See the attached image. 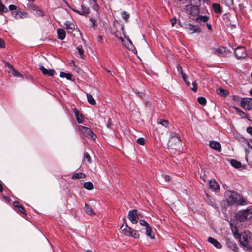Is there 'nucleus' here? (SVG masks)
<instances>
[{"label":"nucleus","mask_w":252,"mask_h":252,"mask_svg":"<svg viewBox=\"0 0 252 252\" xmlns=\"http://www.w3.org/2000/svg\"><path fill=\"white\" fill-rule=\"evenodd\" d=\"M86 252H93L91 250H88L86 251Z\"/></svg>","instance_id":"obj_64"},{"label":"nucleus","mask_w":252,"mask_h":252,"mask_svg":"<svg viewBox=\"0 0 252 252\" xmlns=\"http://www.w3.org/2000/svg\"><path fill=\"white\" fill-rule=\"evenodd\" d=\"M34 14L37 16H43L44 15V13L41 9L38 8L34 13Z\"/></svg>","instance_id":"obj_40"},{"label":"nucleus","mask_w":252,"mask_h":252,"mask_svg":"<svg viewBox=\"0 0 252 252\" xmlns=\"http://www.w3.org/2000/svg\"><path fill=\"white\" fill-rule=\"evenodd\" d=\"M181 73L182 74V78H183V80L185 81H186V75H185V74L183 73L182 70L181 71Z\"/></svg>","instance_id":"obj_55"},{"label":"nucleus","mask_w":252,"mask_h":252,"mask_svg":"<svg viewBox=\"0 0 252 252\" xmlns=\"http://www.w3.org/2000/svg\"><path fill=\"white\" fill-rule=\"evenodd\" d=\"M233 235L235 239H239V242L243 246L247 248V249H250V247L249 246V241L247 238V233L249 234H251V233L249 231H245L242 234H240L237 231H233Z\"/></svg>","instance_id":"obj_5"},{"label":"nucleus","mask_w":252,"mask_h":252,"mask_svg":"<svg viewBox=\"0 0 252 252\" xmlns=\"http://www.w3.org/2000/svg\"><path fill=\"white\" fill-rule=\"evenodd\" d=\"M9 9L11 11H13L16 9V6L14 5H10L9 6Z\"/></svg>","instance_id":"obj_51"},{"label":"nucleus","mask_w":252,"mask_h":252,"mask_svg":"<svg viewBox=\"0 0 252 252\" xmlns=\"http://www.w3.org/2000/svg\"><path fill=\"white\" fill-rule=\"evenodd\" d=\"M236 220L240 222H244L252 218V212L250 207L247 209L241 210L236 214Z\"/></svg>","instance_id":"obj_4"},{"label":"nucleus","mask_w":252,"mask_h":252,"mask_svg":"<svg viewBox=\"0 0 252 252\" xmlns=\"http://www.w3.org/2000/svg\"><path fill=\"white\" fill-rule=\"evenodd\" d=\"M217 93L221 96H225L227 94V90L222 89L221 88H219L216 90Z\"/></svg>","instance_id":"obj_28"},{"label":"nucleus","mask_w":252,"mask_h":252,"mask_svg":"<svg viewBox=\"0 0 252 252\" xmlns=\"http://www.w3.org/2000/svg\"><path fill=\"white\" fill-rule=\"evenodd\" d=\"M186 10L189 13L192 15H195L198 14L199 11L198 7L195 5H189L186 6Z\"/></svg>","instance_id":"obj_14"},{"label":"nucleus","mask_w":252,"mask_h":252,"mask_svg":"<svg viewBox=\"0 0 252 252\" xmlns=\"http://www.w3.org/2000/svg\"><path fill=\"white\" fill-rule=\"evenodd\" d=\"M139 222L141 226H145L146 228L149 226L148 223L144 220H140Z\"/></svg>","instance_id":"obj_42"},{"label":"nucleus","mask_w":252,"mask_h":252,"mask_svg":"<svg viewBox=\"0 0 252 252\" xmlns=\"http://www.w3.org/2000/svg\"><path fill=\"white\" fill-rule=\"evenodd\" d=\"M167 145L168 149H171L172 152L179 150L181 146V143L178 135L174 134L171 136Z\"/></svg>","instance_id":"obj_3"},{"label":"nucleus","mask_w":252,"mask_h":252,"mask_svg":"<svg viewBox=\"0 0 252 252\" xmlns=\"http://www.w3.org/2000/svg\"><path fill=\"white\" fill-rule=\"evenodd\" d=\"M226 244L229 248L231 249L234 252H236L238 251V248L237 247L236 243L233 241L230 240V239H227Z\"/></svg>","instance_id":"obj_21"},{"label":"nucleus","mask_w":252,"mask_h":252,"mask_svg":"<svg viewBox=\"0 0 252 252\" xmlns=\"http://www.w3.org/2000/svg\"><path fill=\"white\" fill-rule=\"evenodd\" d=\"M77 49L78 50V52L80 55V56L81 58H84L85 55L84 54V50L83 49L82 46L79 45L77 48Z\"/></svg>","instance_id":"obj_36"},{"label":"nucleus","mask_w":252,"mask_h":252,"mask_svg":"<svg viewBox=\"0 0 252 252\" xmlns=\"http://www.w3.org/2000/svg\"><path fill=\"white\" fill-rule=\"evenodd\" d=\"M227 196L228 203L230 205L237 204L243 206L247 204L246 199L236 192L228 191L227 192Z\"/></svg>","instance_id":"obj_1"},{"label":"nucleus","mask_w":252,"mask_h":252,"mask_svg":"<svg viewBox=\"0 0 252 252\" xmlns=\"http://www.w3.org/2000/svg\"><path fill=\"white\" fill-rule=\"evenodd\" d=\"M5 47V43L4 41L0 38V48H4Z\"/></svg>","instance_id":"obj_50"},{"label":"nucleus","mask_w":252,"mask_h":252,"mask_svg":"<svg viewBox=\"0 0 252 252\" xmlns=\"http://www.w3.org/2000/svg\"><path fill=\"white\" fill-rule=\"evenodd\" d=\"M223 2L227 6L232 5L233 3V0H222Z\"/></svg>","instance_id":"obj_47"},{"label":"nucleus","mask_w":252,"mask_h":252,"mask_svg":"<svg viewBox=\"0 0 252 252\" xmlns=\"http://www.w3.org/2000/svg\"><path fill=\"white\" fill-rule=\"evenodd\" d=\"M7 12V8L3 4L0 0V14H2L3 13Z\"/></svg>","instance_id":"obj_34"},{"label":"nucleus","mask_w":252,"mask_h":252,"mask_svg":"<svg viewBox=\"0 0 252 252\" xmlns=\"http://www.w3.org/2000/svg\"><path fill=\"white\" fill-rule=\"evenodd\" d=\"M212 8L214 12L219 15H221L222 13V8L219 3H215L212 4Z\"/></svg>","instance_id":"obj_18"},{"label":"nucleus","mask_w":252,"mask_h":252,"mask_svg":"<svg viewBox=\"0 0 252 252\" xmlns=\"http://www.w3.org/2000/svg\"><path fill=\"white\" fill-rule=\"evenodd\" d=\"M209 187L212 190L214 191L219 189V187L217 182L214 179L209 181Z\"/></svg>","instance_id":"obj_16"},{"label":"nucleus","mask_w":252,"mask_h":252,"mask_svg":"<svg viewBox=\"0 0 252 252\" xmlns=\"http://www.w3.org/2000/svg\"><path fill=\"white\" fill-rule=\"evenodd\" d=\"M64 25L65 26V28L67 30H69V29L73 30L74 29V25L72 23H69V22H66L64 23Z\"/></svg>","instance_id":"obj_39"},{"label":"nucleus","mask_w":252,"mask_h":252,"mask_svg":"<svg viewBox=\"0 0 252 252\" xmlns=\"http://www.w3.org/2000/svg\"><path fill=\"white\" fill-rule=\"evenodd\" d=\"M77 128L78 131L84 136L89 137L93 140L96 139V135L90 128L81 125L78 126Z\"/></svg>","instance_id":"obj_6"},{"label":"nucleus","mask_w":252,"mask_h":252,"mask_svg":"<svg viewBox=\"0 0 252 252\" xmlns=\"http://www.w3.org/2000/svg\"><path fill=\"white\" fill-rule=\"evenodd\" d=\"M240 106L244 109L250 110L252 109V99L244 98L241 99Z\"/></svg>","instance_id":"obj_7"},{"label":"nucleus","mask_w":252,"mask_h":252,"mask_svg":"<svg viewBox=\"0 0 252 252\" xmlns=\"http://www.w3.org/2000/svg\"><path fill=\"white\" fill-rule=\"evenodd\" d=\"M89 20L91 22L92 27H93L94 29H95L96 27L97 26V24L96 23L95 20L92 18H90Z\"/></svg>","instance_id":"obj_43"},{"label":"nucleus","mask_w":252,"mask_h":252,"mask_svg":"<svg viewBox=\"0 0 252 252\" xmlns=\"http://www.w3.org/2000/svg\"><path fill=\"white\" fill-rule=\"evenodd\" d=\"M121 229H122V233L125 236L131 237L135 239L139 238L140 233L139 232L128 226L125 218H123V223L121 227Z\"/></svg>","instance_id":"obj_2"},{"label":"nucleus","mask_w":252,"mask_h":252,"mask_svg":"<svg viewBox=\"0 0 252 252\" xmlns=\"http://www.w3.org/2000/svg\"><path fill=\"white\" fill-rule=\"evenodd\" d=\"M73 111L74 113L77 121L79 123H82L84 121V117L82 114L80 113L79 111L76 108H74Z\"/></svg>","instance_id":"obj_17"},{"label":"nucleus","mask_w":252,"mask_h":252,"mask_svg":"<svg viewBox=\"0 0 252 252\" xmlns=\"http://www.w3.org/2000/svg\"><path fill=\"white\" fill-rule=\"evenodd\" d=\"M40 70L42 71L43 74L45 75H48L49 76H53L55 71L53 69H47L45 68L43 66L40 65L39 67Z\"/></svg>","instance_id":"obj_15"},{"label":"nucleus","mask_w":252,"mask_h":252,"mask_svg":"<svg viewBox=\"0 0 252 252\" xmlns=\"http://www.w3.org/2000/svg\"><path fill=\"white\" fill-rule=\"evenodd\" d=\"M69 8L72 10L73 11L75 12H76V11H78V10H77L75 8H74V7H73L72 6H69Z\"/></svg>","instance_id":"obj_58"},{"label":"nucleus","mask_w":252,"mask_h":252,"mask_svg":"<svg viewBox=\"0 0 252 252\" xmlns=\"http://www.w3.org/2000/svg\"><path fill=\"white\" fill-rule=\"evenodd\" d=\"M84 187L87 190H92L93 189V185L91 182L84 183Z\"/></svg>","instance_id":"obj_32"},{"label":"nucleus","mask_w":252,"mask_h":252,"mask_svg":"<svg viewBox=\"0 0 252 252\" xmlns=\"http://www.w3.org/2000/svg\"><path fill=\"white\" fill-rule=\"evenodd\" d=\"M175 22H176V20L175 19H172L171 20V23H172V26L174 25Z\"/></svg>","instance_id":"obj_59"},{"label":"nucleus","mask_w":252,"mask_h":252,"mask_svg":"<svg viewBox=\"0 0 252 252\" xmlns=\"http://www.w3.org/2000/svg\"><path fill=\"white\" fill-rule=\"evenodd\" d=\"M76 12L81 15L87 16L90 12L89 8L85 6L84 5H81V9L78 11H76Z\"/></svg>","instance_id":"obj_20"},{"label":"nucleus","mask_w":252,"mask_h":252,"mask_svg":"<svg viewBox=\"0 0 252 252\" xmlns=\"http://www.w3.org/2000/svg\"><path fill=\"white\" fill-rule=\"evenodd\" d=\"M187 29L190 32V34L199 33L201 31V28L199 26L191 24H188Z\"/></svg>","instance_id":"obj_11"},{"label":"nucleus","mask_w":252,"mask_h":252,"mask_svg":"<svg viewBox=\"0 0 252 252\" xmlns=\"http://www.w3.org/2000/svg\"><path fill=\"white\" fill-rule=\"evenodd\" d=\"M98 41L100 42L102 40V36H98L97 37Z\"/></svg>","instance_id":"obj_60"},{"label":"nucleus","mask_w":252,"mask_h":252,"mask_svg":"<svg viewBox=\"0 0 252 252\" xmlns=\"http://www.w3.org/2000/svg\"><path fill=\"white\" fill-rule=\"evenodd\" d=\"M158 123L166 127H168L169 125L168 121L165 119H160L158 121Z\"/></svg>","instance_id":"obj_37"},{"label":"nucleus","mask_w":252,"mask_h":252,"mask_svg":"<svg viewBox=\"0 0 252 252\" xmlns=\"http://www.w3.org/2000/svg\"><path fill=\"white\" fill-rule=\"evenodd\" d=\"M208 20V17L207 16L199 15L196 19V22L199 24L207 22Z\"/></svg>","instance_id":"obj_23"},{"label":"nucleus","mask_w":252,"mask_h":252,"mask_svg":"<svg viewBox=\"0 0 252 252\" xmlns=\"http://www.w3.org/2000/svg\"><path fill=\"white\" fill-rule=\"evenodd\" d=\"M86 96L87 100L90 104L92 105H95L96 104L95 100L93 98L90 94L86 93Z\"/></svg>","instance_id":"obj_27"},{"label":"nucleus","mask_w":252,"mask_h":252,"mask_svg":"<svg viewBox=\"0 0 252 252\" xmlns=\"http://www.w3.org/2000/svg\"><path fill=\"white\" fill-rule=\"evenodd\" d=\"M163 178L166 181H169L171 180L170 177L167 175H163Z\"/></svg>","instance_id":"obj_49"},{"label":"nucleus","mask_w":252,"mask_h":252,"mask_svg":"<svg viewBox=\"0 0 252 252\" xmlns=\"http://www.w3.org/2000/svg\"><path fill=\"white\" fill-rule=\"evenodd\" d=\"M121 16L122 18L126 21L127 22L128 19L129 18L130 15L126 11H123L121 13Z\"/></svg>","instance_id":"obj_31"},{"label":"nucleus","mask_w":252,"mask_h":252,"mask_svg":"<svg viewBox=\"0 0 252 252\" xmlns=\"http://www.w3.org/2000/svg\"><path fill=\"white\" fill-rule=\"evenodd\" d=\"M207 26L209 30H212V27L211 24L207 23Z\"/></svg>","instance_id":"obj_57"},{"label":"nucleus","mask_w":252,"mask_h":252,"mask_svg":"<svg viewBox=\"0 0 252 252\" xmlns=\"http://www.w3.org/2000/svg\"><path fill=\"white\" fill-rule=\"evenodd\" d=\"M60 76L61 77L66 78V79L70 80H72V78L73 77V75L71 74L66 73L63 72H61L60 73Z\"/></svg>","instance_id":"obj_29"},{"label":"nucleus","mask_w":252,"mask_h":252,"mask_svg":"<svg viewBox=\"0 0 252 252\" xmlns=\"http://www.w3.org/2000/svg\"><path fill=\"white\" fill-rule=\"evenodd\" d=\"M247 132L250 134L251 135H252V127H248L247 128Z\"/></svg>","instance_id":"obj_52"},{"label":"nucleus","mask_w":252,"mask_h":252,"mask_svg":"<svg viewBox=\"0 0 252 252\" xmlns=\"http://www.w3.org/2000/svg\"><path fill=\"white\" fill-rule=\"evenodd\" d=\"M17 18H26L28 17V13L23 11H20L17 13Z\"/></svg>","instance_id":"obj_33"},{"label":"nucleus","mask_w":252,"mask_h":252,"mask_svg":"<svg viewBox=\"0 0 252 252\" xmlns=\"http://www.w3.org/2000/svg\"><path fill=\"white\" fill-rule=\"evenodd\" d=\"M6 64L7 66L11 69V71H12L14 69L13 66L10 64L8 63H6Z\"/></svg>","instance_id":"obj_53"},{"label":"nucleus","mask_w":252,"mask_h":252,"mask_svg":"<svg viewBox=\"0 0 252 252\" xmlns=\"http://www.w3.org/2000/svg\"><path fill=\"white\" fill-rule=\"evenodd\" d=\"M208 241L213 244L217 249H220L222 247V245L219 242L211 237H208Z\"/></svg>","instance_id":"obj_19"},{"label":"nucleus","mask_w":252,"mask_h":252,"mask_svg":"<svg viewBox=\"0 0 252 252\" xmlns=\"http://www.w3.org/2000/svg\"><path fill=\"white\" fill-rule=\"evenodd\" d=\"M177 69L178 70V71H180L182 70V69H181V67L179 65L177 66Z\"/></svg>","instance_id":"obj_62"},{"label":"nucleus","mask_w":252,"mask_h":252,"mask_svg":"<svg viewBox=\"0 0 252 252\" xmlns=\"http://www.w3.org/2000/svg\"><path fill=\"white\" fill-rule=\"evenodd\" d=\"M127 217L132 223L136 224L138 222L139 217L136 210L133 209L130 210Z\"/></svg>","instance_id":"obj_8"},{"label":"nucleus","mask_w":252,"mask_h":252,"mask_svg":"<svg viewBox=\"0 0 252 252\" xmlns=\"http://www.w3.org/2000/svg\"><path fill=\"white\" fill-rule=\"evenodd\" d=\"M12 74L14 76H22V75L14 69L12 71Z\"/></svg>","instance_id":"obj_48"},{"label":"nucleus","mask_w":252,"mask_h":252,"mask_svg":"<svg viewBox=\"0 0 252 252\" xmlns=\"http://www.w3.org/2000/svg\"><path fill=\"white\" fill-rule=\"evenodd\" d=\"M250 94L252 96V89L250 90Z\"/></svg>","instance_id":"obj_63"},{"label":"nucleus","mask_w":252,"mask_h":252,"mask_svg":"<svg viewBox=\"0 0 252 252\" xmlns=\"http://www.w3.org/2000/svg\"><path fill=\"white\" fill-rule=\"evenodd\" d=\"M234 53L235 56L238 59L245 58L247 55L246 50L243 46H239L236 48Z\"/></svg>","instance_id":"obj_9"},{"label":"nucleus","mask_w":252,"mask_h":252,"mask_svg":"<svg viewBox=\"0 0 252 252\" xmlns=\"http://www.w3.org/2000/svg\"><path fill=\"white\" fill-rule=\"evenodd\" d=\"M240 99V97L237 96H233V100L235 101H238Z\"/></svg>","instance_id":"obj_56"},{"label":"nucleus","mask_w":252,"mask_h":252,"mask_svg":"<svg viewBox=\"0 0 252 252\" xmlns=\"http://www.w3.org/2000/svg\"><path fill=\"white\" fill-rule=\"evenodd\" d=\"M146 235L151 239H154L155 237L154 233L152 231L151 227L149 226L146 228Z\"/></svg>","instance_id":"obj_25"},{"label":"nucleus","mask_w":252,"mask_h":252,"mask_svg":"<svg viewBox=\"0 0 252 252\" xmlns=\"http://www.w3.org/2000/svg\"><path fill=\"white\" fill-rule=\"evenodd\" d=\"M14 209L18 213H21L22 215L26 216L27 215L26 211L23 206L18 202L14 201L13 202Z\"/></svg>","instance_id":"obj_10"},{"label":"nucleus","mask_w":252,"mask_h":252,"mask_svg":"<svg viewBox=\"0 0 252 252\" xmlns=\"http://www.w3.org/2000/svg\"><path fill=\"white\" fill-rule=\"evenodd\" d=\"M6 64L7 66L11 69V71H12L14 69L13 66L10 64L8 63H6Z\"/></svg>","instance_id":"obj_54"},{"label":"nucleus","mask_w":252,"mask_h":252,"mask_svg":"<svg viewBox=\"0 0 252 252\" xmlns=\"http://www.w3.org/2000/svg\"><path fill=\"white\" fill-rule=\"evenodd\" d=\"M197 100L198 102L202 105H205L206 103V100L204 97H198Z\"/></svg>","instance_id":"obj_41"},{"label":"nucleus","mask_w":252,"mask_h":252,"mask_svg":"<svg viewBox=\"0 0 252 252\" xmlns=\"http://www.w3.org/2000/svg\"><path fill=\"white\" fill-rule=\"evenodd\" d=\"M214 54L218 56H225L227 54L226 48L223 46H220L218 48H214L213 49Z\"/></svg>","instance_id":"obj_12"},{"label":"nucleus","mask_w":252,"mask_h":252,"mask_svg":"<svg viewBox=\"0 0 252 252\" xmlns=\"http://www.w3.org/2000/svg\"><path fill=\"white\" fill-rule=\"evenodd\" d=\"M231 165L235 168L239 169L241 167V163L235 159H232L230 160Z\"/></svg>","instance_id":"obj_26"},{"label":"nucleus","mask_w":252,"mask_h":252,"mask_svg":"<svg viewBox=\"0 0 252 252\" xmlns=\"http://www.w3.org/2000/svg\"><path fill=\"white\" fill-rule=\"evenodd\" d=\"M84 158L87 159V161L89 163L91 162V157L90 156L89 154L87 152H84Z\"/></svg>","instance_id":"obj_45"},{"label":"nucleus","mask_w":252,"mask_h":252,"mask_svg":"<svg viewBox=\"0 0 252 252\" xmlns=\"http://www.w3.org/2000/svg\"><path fill=\"white\" fill-rule=\"evenodd\" d=\"M84 210L89 215H94L95 214L92 208L86 203L85 204Z\"/></svg>","instance_id":"obj_24"},{"label":"nucleus","mask_w":252,"mask_h":252,"mask_svg":"<svg viewBox=\"0 0 252 252\" xmlns=\"http://www.w3.org/2000/svg\"><path fill=\"white\" fill-rule=\"evenodd\" d=\"M86 176V175L83 174V173H74L72 177V179H81V178H85Z\"/></svg>","instance_id":"obj_30"},{"label":"nucleus","mask_w":252,"mask_h":252,"mask_svg":"<svg viewBox=\"0 0 252 252\" xmlns=\"http://www.w3.org/2000/svg\"><path fill=\"white\" fill-rule=\"evenodd\" d=\"M145 140L143 138H139L137 140V143L140 145H143L145 144Z\"/></svg>","instance_id":"obj_46"},{"label":"nucleus","mask_w":252,"mask_h":252,"mask_svg":"<svg viewBox=\"0 0 252 252\" xmlns=\"http://www.w3.org/2000/svg\"><path fill=\"white\" fill-rule=\"evenodd\" d=\"M58 37L61 40H63L65 37V32L63 29H58L57 30Z\"/></svg>","instance_id":"obj_22"},{"label":"nucleus","mask_w":252,"mask_h":252,"mask_svg":"<svg viewBox=\"0 0 252 252\" xmlns=\"http://www.w3.org/2000/svg\"><path fill=\"white\" fill-rule=\"evenodd\" d=\"M209 146L211 148L220 152L221 151V146L220 144L215 141H210L209 142Z\"/></svg>","instance_id":"obj_13"},{"label":"nucleus","mask_w":252,"mask_h":252,"mask_svg":"<svg viewBox=\"0 0 252 252\" xmlns=\"http://www.w3.org/2000/svg\"><path fill=\"white\" fill-rule=\"evenodd\" d=\"M192 87L191 88V89L193 91V92H196L197 91V83L196 81H193L192 82Z\"/></svg>","instance_id":"obj_44"},{"label":"nucleus","mask_w":252,"mask_h":252,"mask_svg":"<svg viewBox=\"0 0 252 252\" xmlns=\"http://www.w3.org/2000/svg\"><path fill=\"white\" fill-rule=\"evenodd\" d=\"M128 42L129 43V45H128L127 48L129 49V50L131 51L132 52L134 53H136L137 51L136 48L134 47V46L132 45L131 41L128 39Z\"/></svg>","instance_id":"obj_38"},{"label":"nucleus","mask_w":252,"mask_h":252,"mask_svg":"<svg viewBox=\"0 0 252 252\" xmlns=\"http://www.w3.org/2000/svg\"><path fill=\"white\" fill-rule=\"evenodd\" d=\"M186 83V84L188 86H190V82L189 81H187V80L186 81H185Z\"/></svg>","instance_id":"obj_61"},{"label":"nucleus","mask_w":252,"mask_h":252,"mask_svg":"<svg viewBox=\"0 0 252 252\" xmlns=\"http://www.w3.org/2000/svg\"><path fill=\"white\" fill-rule=\"evenodd\" d=\"M28 8L32 12L34 13L36 10L38 8L37 6L32 4H29L27 5Z\"/></svg>","instance_id":"obj_35"}]
</instances>
